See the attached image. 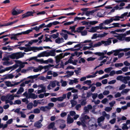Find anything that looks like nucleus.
I'll return each mask as SVG.
<instances>
[{
    "instance_id": "nucleus-1",
    "label": "nucleus",
    "mask_w": 130,
    "mask_h": 130,
    "mask_svg": "<svg viewBox=\"0 0 130 130\" xmlns=\"http://www.w3.org/2000/svg\"><path fill=\"white\" fill-rule=\"evenodd\" d=\"M90 118L88 116L86 115L81 118V122L78 121L77 122V124L80 126L81 125L83 126V128L86 127V124L88 123L90 121Z\"/></svg>"
},
{
    "instance_id": "nucleus-2",
    "label": "nucleus",
    "mask_w": 130,
    "mask_h": 130,
    "mask_svg": "<svg viewBox=\"0 0 130 130\" xmlns=\"http://www.w3.org/2000/svg\"><path fill=\"white\" fill-rule=\"evenodd\" d=\"M25 52H18L12 54L9 56V58L12 59H17L22 57L24 56V55L25 54Z\"/></svg>"
},
{
    "instance_id": "nucleus-3",
    "label": "nucleus",
    "mask_w": 130,
    "mask_h": 130,
    "mask_svg": "<svg viewBox=\"0 0 130 130\" xmlns=\"http://www.w3.org/2000/svg\"><path fill=\"white\" fill-rule=\"evenodd\" d=\"M35 12L34 10L33 11H28L22 15V18L23 19L24 18L28 17L29 16H33V14Z\"/></svg>"
},
{
    "instance_id": "nucleus-4",
    "label": "nucleus",
    "mask_w": 130,
    "mask_h": 130,
    "mask_svg": "<svg viewBox=\"0 0 130 130\" xmlns=\"http://www.w3.org/2000/svg\"><path fill=\"white\" fill-rule=\"evenodd\" d=\"M32 31V30L31 29H28L26 31L22 32L20 33H18L16 34H12V36H17L21 35L22 34H28L30 32Z\"/></svg>"
},
{
    "instance_id": "nucleus-5",
    "label": "nucleus",
    "mask_w": 130,
    "mask_h": 130,
    "mask_svg": "<svg viewBox=\"0 0 130 130\" xmlns=\"http://www.w3.org/2000/svg\"><path fill=\"white\" fill-rule=\"evenodd\" d=\"M113 38H108L106 41H101L102 43V44H104V45L105 46L109 45L111 43V39Z\"/></svg>"
},
{
    "instance_id": "nucleus-6",
    "label": "nucleus",
    "mask_w": 130,
    "mask_h": 130,
    "mask_svg": "<svg viewBox=\"0 0 130 130\" xmlns=\"http://www.w3.org/2000/svg\"><path fill=\"white\" fill-rule=\"evenodd\" d=\"M67 121L68 124H71L73 122L74 120L73 118H71L70 115L68 114V116Z\"/></svg>"
},
{
    "instance_id": "nucleus-7",
    "label": "nucleus",
    "mask_w": 130,
    "mask_h": 130,
    "mask_svg": "<svg viewBox=\"0 0 130 130\" xmlns=\"http://www.w3.org/2000/svg\"><path fill=\"white\" fill-rule=\"evenodd\" d=\"M37 57H31L29 58L28 59V60L29 61H30L33 60H35L37 62H42V61H43L41 59H37Z\"/></svg>"
},
{
    "instance_id": "nucleus-8",
    "label": "nucleus",
    "mask_w": 130,
    "mask_h": 130,
    "mask_svg": "<svg viewBox=\"0 0 130 130\" xmlns=\"http://www.w3.org/2000/svg\"><path fill=\"white\" fill-rule=\"evenodd\" d=\"M94 53L95 55H98L99 56H103L104 58H108V57L106 56H104L105 53L104 52L101 53L100 52H96Z\"/></svg>"
},
{
    "instance_id": "nucleus-9",
    "label": "nucleus",
    "mask_w": 130,
    "mask_h": 130,
    "mask_svg": "<svg viewBox=\"0 0 130 130\" xmlns=\"http://www.w3.org/2000/svg\"><path fill=\"white\" fill-rule=\"evenodd\" d=\"M42 126V125L41 124V122L39 121L36 122L34 124V126L39 128H41Z\"/></svg>"
},
{
    "instance_id": "nucleus-10",
    "label": "nucleus",
    "mask_w": 130,
    "mask_h": 130,
    "mask_svg": "<svg viewBox=\"0 0 130 130\" xmlns=\"http://www.w3.org/2000/svg\"><path fill=\"white\" fill-rule=\"evenodd\" d=\"M85 27L81 26L79 27L76 29V30L75 31V32H77L78 33H81L82 30L85 28Z\"/></svg>"
},
{
    "instance_id": "nucleus-11",
    "label": "nucleus",
    "mask_w": 130,
    "mask_h": 130,
    "mask_svg": "<svg viewBox=\"0 0 130 130\" xmlns=\"http://www.w3.org/2000/svg\"><path fill=\"white\" fill-rule=\"evenodd\" d=\"M113 21L112 18H111L109 19H107L105 20L103 22L104 24L105 25L111 23Z\"/></svg>"
},
{
    "instance_id": "nucleus-12",
    "label": "nucleus",
    "mask_w": 130,
    "mask_h": 130,
    "mask_svg": "<svg viewBox=\"0 0 130 130\" xmlns=\"http://www.w3.org/2000/svg\"><path fill=\"white\" fill-rule=\"evenodd\" d=\"M37 97V95H36L34 93H30L29 94V96L27 98H32L35 99Z\"/></svg>"
},
{
    "instance_id": "nucleus-13",
    "label": "nucleus",
    "mask_w": 130,
    "mask_h": 130,
    "mask_svg": "<svg viewBox=\"0 0 130 130\" xmlns=\"http://www.w3.org/2000/svg\"><path fill=\"white\" fill-rule=\"evenodd\" d=\"M22 11H17L16 10L14 9H13L12 11V14L13 15H17L19 14L22 12Z\"/></svg>"
},
{
    "instance_id": "nucleus-14",
    "label": "nucleus",
    "mask_w": 130,
    "mask_h": 130,
    "mask_svg": "<svg viewBox=\"0 0 130 130\" xmlns=\"http://www.w3.org/2000/svg\"><path fill=\"white\" fill-rule=\"evenodd\" d=\"M55 50L53 49L51 50H50L49 52V55L50 56H55L56 53Z\"/></svg>"
},
{
    "instance_id": "nucleus-15",
    "label": "nucleus",
    "mask_w": 130,
    "mask_h": 130,
    "mask_svg": "<svg viewBox=\"0 0 130 130\" xmlns=\"http://www.w3.org/2000/svg\"><path fill=\"white\" fill-rule=\"evenodd\" d=\"M117 122H119L122 120H125L127 119L124 116H122L121 118L118 117L117 118Z\"/></svg>"
},
{
    "instance_id": "nucleus-16",
    "label": "nucleus",
    "mask_w": 130,
    "mask_h": 130,
    "mask_svg": "<svg viewBox=\"0 0 130 130\" xmlns=\"http://www.w3.org/2000/svg\"><path fill=\"white\" fill-rule=\"evenodd\" d=\"M56 62L57 64H58L60 62V60L62 58V57H60L58 55H57L55 57Z\"/></svg>"
},
{
    "instance_id": "nucleus-17",
    "label": "nucleus",
    "mask_w": 130,
    "mask_h": 130,
    "mask_svg": "<svg viewBox=\"0 0 130 130\" xmlns=\"http://www.w3.org/2000/svg\"><path fill=\"white\" fill-rule=\"evenodd\" d=\"M105 118L104 117L101 116L100 117L98 118V123H100L101 122L105 120Z\"/></svg>"
},
{
    "instance_id": "nucleus-18",
    "label": "nucleus",
    "mask_w": 130,
    "mask_h": 130,
    "mask_svg": "<svg viewBox=\"0 0 130 130\" xmlns=\"http://www.w3.org/2000/svg\"><path fill=\"white\" fill-rule=\"evenodd\" d=\"M55 123L54 122L51 123L48 126V129L53 128L55 126Z\"/></svg>"
},
{
    "instance_id": "nucleus-19",
    "label": "nucleus",
    "mask_w": 130,
    "mask_h": 130,
    "mask_svg": "<svg viewBox=\"0 0 130 130\" xmlns=\"http://www.w3.org/2000/svg\"><path fill=\"white\" fill-rule=\"evenodd\" d=\"M125 36V34H121L120 35L118 36L117 39L121 41L123 40H124V39H123V38L124 36Z\"/></svg>"
},
{
    "instance_id": "nucleus-20",
    "label": "nucleus",
    "mask_w": 130,
    "mask_h": 130,
    "mask_svg": "<svg viewBox=\"0 0 130 130\" xmlns=\"http://www.w3.org/2000/svg\"><path fill=\"white\" fill-rule=\"evenodd\" d=\"M33 106V103L32 102H30L27 104V108L28 109L30 110L32 108Z\"/></svg>"
},
{
    "instance_id": "nucleus-21",
    "label": "nucleus",
    "mask_w": 130,
    "mask_h": 130,
    "mask_svg": "<svg viewBox=\"0 0 130 130\" xmlns=\"http://www.w3.org/2000/svg\"><path fill=\"white\" fill-rule=\"evenodd\" d=\"M113 51H114L115 53L113 54V55L114 56H116L118 55L119 54L120 52H121V49H120L118 50H113Z\"/></svg>"
},
{
    "instance_id": "nucleus-22",
    "label": "nucleus",
    "mask_w": 130,
    "mask_h": 130,
    "mask_svg": "<svg viewBox=\"0 0 130 130\" xmlns=\"http://www.w3.org/2000/svg\"><path fill=\"white\" fill-rule=\"evenodd\" d=\"M8 95H6V96L2 95L1 98V100L3 102L5 101L7 99Z\"/></svg>"
},
{
    "instance_id": "nucleus-23",
    "label": "nucleus",
    "mask_w": 130,
    "mask_h": 130,
    "mask_svg": "<svg viewBox=\"0 0 130 130\" xmlns=\"http://www.w3.org/2000/svg\"><path fill=\"white\" fill-rule=\"evenodd\" d=\"M86 99H84L82 100V101L80 103V104L82 106H85L87 104Z\"/></svg>"
},
{
    "instance_id": "nucleus-24",
    "label": "nucleus",
    "mask_w": 130,
    "mask_h": 130,
    "mask_svg": "<svg viewBox=\"0 0 130 130\" xmlns=\"http://www.w3.org/2000/svg\"><path fill=\"white\" fill-rule=\"evenodd\" d=\"M59 35L58 33L57 32L56 34H53L52 35H51V36L52 37V38L53 39H56L58 37Z\"/></svg>"
},
{
    "instance_id": "nucleus-25",
    "label": "nucleus",
    "mask_w": 130,
    "mask_h": 130,
    "mask_svg": "<svg viewBox=\"0 0 130 130\" xmlns=\"http://www.w3.org/2000/svg\"><path fill=\"white\" fill-rule=\"evenodd\" d=\"M76 25H75L72 26H71L69 28V29H71V31L72 32H74L75 33L76 32H75V31L76 30H75V27L76 26Z\"/></svg>"
},
{
    "instance_id": "nucleus-26",
    "label": "nucleus",
    "mask_w": 130,
    "mask_h": 130,
    "mask_svg": "<svg viewBox=\"0 0 130 130\" xmlns=\"http://www.w3.org/2000/svg\"><path fill=\"white\" fill-rule=\"evenodd\" d=\"M14 76L12 74H10L6 76L5 78V79H11L13 78Z\"/></svg>"
},
{
    "instance_id": "nucleus-27",
    "label": "nucleus",
    "mask_w": 130,
    "mask_h": 130,
    "mask_svg": "<svg viewBox=\"0 0 130 130\" xmlns=\"http://www.w3.org/2000/svg\"><path fill=\"white\" fill-rule=\"evenodd\" d=\"M21 103V102L20 100H15L13 104H20Z\"/></svg>"
},
{
    "instance_id": "nucleus-28",
    "label": "nucleus",
    "mask_w": 130,
    "mask_h": 130,
    "mask_svg": "<svg viewBox=\"0 0 130 130\" xmlns=\"http://www.w3.org/2000/svg\"><path fill=\"white\" fill-rule=\"evenodd\" d=\"M112 69V67H110L105 69L104 71L105 72L107 73H109V72L111 71V69Z\"/></svg>"
},
{
    "instance_id": "nucleus-29",
    "label": "nucleus",
    "mask_w": 130,
    "mask_h": 130,
    "mask_svg": "<svg viewBox=\"0 0 130 130\" xmlns=\"http://www.w3.org/2000/svg\"><path fill=\"white\" fill-rule=\"evenodd\" d=\"M30 49L31 51H33L34 52H37L36 50H37V47L32 46L30 47Z\"/></svg>"
},
{
    "instance_id": "nucleus-30",
    "label": "nucleus",
    "mask_w": 130,
    "mask_h": 130,
    "mask_svg": "<svg viewBox=\"0 0 130 130\" xmlns=\"http://www.w3.org/2000/svg\"><path fill=\"white\" fill-rule=\"evenodd\" d=\"M72 105V107H74L76 104V102L74 100H71L70 101Z\"/></svg>"
},
{
    "instance_id": "nucleus-31",
    "label": "nucleus",
    "mask_w": 130,
    "mask_h": 130,
    "mask_svg": "<svg viewBox=\"0 0 130 130\" xmlns=\"http://www.w3.org/2000/svg\"><path fill=\"white\" fill-rule=\"evenodd\" d=\"M98 23V21H91L89 22L90 25H93L95 24Z\"/></svg>"
},
{
    "instance_id": "nucleus-32",
    "label": "nucleus",
    "mask_w": 130,
    "mask_h": 130,
    "mask_svg": "<svg viewBox=\"0 0 130 130\" xmlns=\"http://www.w3.org/2000/svg\"><path fill=\"white\" fill-rule=\"evenodd\" d=\"M115 17V18L113 19L112 18V19L113 20V21L114 20L115 21H118L120 20V19H121V18H122L121 17H120V16H116Z\"/></svg>"
},
{
    "instance_id": "nucleus-33",
    "label": "nucleus",
    "mask_w": 130,
    "mask_h": 130,
    "mask_svg": "<svg viewBox=\"0 0 130 130\" xmlns=\"http://www.w3.org/2000/svg\"><path fill=\"white\" fill-rule=\"evenodd\" d=\"M60 35L62 36H64L63 37L64 38L65 40H66L68 38V35L67 34H64L63 33H61L60 34Z\"/></svg>"
},
{
    "instance_id": "nucleus-34",
    "label": "nucleus",
    "mask_w": 130,
    "mask_h": 130,
    "mask_svg": "<svg viewBox=\"0 0 130 130\" xmlns=\"http://www.w3.org/2000/svg\"><path fill=\"white\" fill-rule=\"evenodd\" d=\"M121 24L119 23H113L110 25H114V27H119V25Z\"/></svg>"
},
{
    "instance_id": "nucleus-35",
    "label": "nucleus",
    "mask_w": 130,
    "mask_h": 130,
    "mask_svg": "<svg viewBox=\"0 0 130 130\" xmlns=\"http://www.w3.org/2000/svg\"><path fill=\"white\" fill-rule=\"evenodd\" d=\"M8 95L7 96V99H9L11 100H13L14 99V96L13 95Z\"/></svg>"
},
{
    "instance_id": "nucleus-36",
    "label": "nucleus",
    "mask_w": 130,
    "mask_h": 130,
    "mask_svg": "<svg viewBox=\"0 0 130 130\" xmlns=\"http://www.w3.org/2000/svg\"><path fill=\"white\" fill-rule=\"evenodd\" d=\"M61 83H62L61 86H62L65 87L67 85V82L66 81H63L62 79L61 80Z\"/></svg>"
},
{
    "instance_id": "nucleus-37",
    "label": "nucleus",
    "mask_w": 130,
    "mask_h": 130,
    "mask_svg": "<svg viewBox=\"0 0 130 130\" xmlns=\"http://www.w3.org/2000/svg\"><path fill=\"white\" fill-rule=\"evenodd\" d=\"M62 121L64 122V121L63 120ZM66 126V125L64 123H63V124H61L59 126V127L61 129H62L64 128Z\"/></svg>"
},
{
    "instance_id": "nucleus-38",
    "label": "nucleus",
    "mask_w": 130,
    "mask_h": 130,
    "mask_svg": "<svg viewBox=\"0 0 130 130\" xmlns=\"http://www.w3.org/2000/svg\"><path fill=\"white\" fill-rule=\"evenodd\" d=\"M102 43L101 42H98L97 43L93 45V47H97L98 46H99L102 45Z\"/></svg>"
},
{
    "instance_id": "nucleus-39",
    "label": "nucleus",
    "mask_w": 130,
    "mask_h": 130,
    "mask_svg": "<svg viewBox=\"0 0 130 130\" xmlns=\"http://www.w3.org/2000/svg\"><path fill=\"white\" fill-rule=\"evenodd\" d=\"M87 31L86 30H84L83 31H82L81 33V35L82 36H84L87 35Z\"/></svg>"
},
{
    "instance_id": "nucleus-40",
    "label": "nucleus",
    "mask_w": 130,
    "mask_h": 130,
    "mask_svg": "<svg viewBox=\"0 0 130 130\" xmlns=\"http://www.w3.org/2000/svg\"><path fill=\"white\" fill-rule=\"evenodd\" d=\"M88 31L90 32H95L96 31L95 30L94 27H92L90 29V30H88Z\"/></svg>"
},
{
    "instance_id": "nucleus-41",
    "label": "nucleus",
    "mask_w": 130,
    "mask_h": 130,
    "mask_svg": "<svg viewBox=\"0 0 130 130\" xmlns=\"http://www.w3.org/2000/svg\"><path fill=\"white\" fill-rule=\"evenodd\" d=\"M44 51L42 52L39 54L37 55L38 57H44Z\"/></svg>"
},
{
    "instance_id": "nucleus-42",
    "label": "nucleus",
    "mask_w": 130,
    "mask_h": 130,
    "mask_svg": "<svg viewBox=\"0 0 130 130\" xmlns=\"http://www.w3.org/2000/svg\"><path fill=\"white\" fill-rule=\"evenodd\" d=\"M92 94V93L91 92H87V96H86V99H89L90 96Z\"/></svg>"
},
{
    "instance_id": "nucleus-43",
    "label": "nucleus",
    "mask_w": 130,
    "mask_h": 130,
    "mask_svg": "<svg viewBox=\"0 0 130 130\" xmlns=\"http://www.w3.org/2000/svg\"><path fill=\"white\" fill-rule=\"evenodd\" d=\"M19 66V65L18 64H15L13 65L12 66H11V67H12V69L11 71H12L13 70L15 69L18 67Z\"/></svg>"
},
{
    "instance_id": "nucleus-44",
    "label": "nucleus",
    "mask_w": 130,
    "mask_h": 130,
    "mask_svg": "<svg viewBox=\"0 0 130 130\" xmlns=\"http://www.w3.org/2000/svg\"><path fill=\"white\" fill-rule=\"evenodd\" d=\"M123 65V64L122 63H116L115 64V66L116 67H122Z\"/></svg>"
},
{
    "instance_id": "nucleus-45",
    "label": "nucleus",
    "mask_w": 130,
    "mask_h": 130,
    "mask_svg": "<svg viewBox=\"0 0 130 130\" xmlns=\"http://www.w3.org/2000/svg\"><path fill=\"white\" fill-rule=\"evenodd\" d=\"M123 126L122 127V129L123 130L128 129L129 127L127 126L125 124H123Z\"/></svg>"
},
{
    "instance_id": "nucleus-46",
    "label": "nucleus",
    "mask_w": 130,
    "mask_h": 130,
    "mask_svg": "<svg viewBox=\"0 0 130 130\" xmlns=\"http://www.w3.org/2000/svg\"><path fill=\"white\" fill-rule=\"evenodd\" d=\"M34 112L35 113H39L40 112V110L38 108L35 109L34 110Z\"/></svg>"
},
{
    "instance_id": "nucleus-47",
    "label": "nucleus",
    "mask_w": 130,
    "mask_h": 130,
    "mask_svg": "<svg viewBox=\"0 0 130 130\" xmlns=\"http://www.w3.org/2000/svg\"><path fill=\"white\" fill-rule=\"evenodd\" d=\"M112 109V108L111 107H107L105 108V111L108 112L110 111Z\"/></svg>"
},
{
    "instance_id": "nucleus-48",
    "label": "nucleus",
    "mask_w": 130,
    "mask_h": 130,
    "mask_svg": "<svg viewBox=\"0 0 130 130\" xmlns=\"http://www.w3.org/2000/svg\"><path fill=\"white\" fill-rule=\"evenodd\" d=\"M66 73L68 74V75L70 76H71L73 75L74 73V72L73 71L70 72L69 71H66Z\"/></svg>"
},
{
    "instance_id": "nucleus-49",
    "label": "nucleus",
    "mask_w": 130,
    "mask_h": 130,
    "mask_svg": "<svg viewBox=\"0 0 130 130\" xmlns=\"http://www.w3.org/2000/svg\"><path fill=\"white\" fill-rule=\"evenodd\" d=\"M126 87V85L125 84H122L121 86L119 88V90H122V89L124 88H125Z\"/></svg>"
},
{
    "instance_id": "nucleus-50",
    "label": "nucleus",
    "mask_w": 130,
    "mask_h": 130,
    "mask_svg": "<svg viewBox=\"0 0 130 130\" xmlns=\"http://www.w3.org/2000/svg\"><path fill=\"white\" fill-rule=\"evenodd\" d=\"M64 103H63L61 104H58L57 105V107L58 108H60L61 107H63L64 106Z\"/></svg>"
},
{
    "instance_id": "nucleus-51",
    "label": "nucleus",
    "mask_w": 130,
    "mask_h": 130,
    "mask_svg": "<svg viewBox=\"0 0 130 130\" xmlns=\"http://www.w3.org/2000/svg\"><path fill=\"white\" fill-rule=\"evenodd\" d=\"M78 43V42H77L76 41H74L73 42H72L71 41H69L67 43H66V44L69 45H71L73 43Z\"/></svg>"
},
{
    "instance_id": "nucleus-52",
    "label": "nucleus",
    "mask_w": 130,
    "mask_h": 130,
    "mask_svg": "<svg viewBox=\"0 0 130 130\" xmlns=\"http://www.w3.org/2000/svg\"><path fill=\"white\" fill-rule=\"evenodd\" d=\"M26 78H24L21 80L19 82H15L14 83V85L15 86V85H18L19 84H20L21 83L23 82L24 80H25L26 79Z\"/></svg>"
},
{
    "instance_id": "nucleus-53",
    "label": "nucleus",
    "mask_w": 130,
    "mask_h": 130,
    "mask_svg": "<svg viewBox=\"0 0 130 130\" xmlns=\"http://www.w3.org/2000/svg\"><path fill=\"white\" fill-rule=\"evenodd\" d=\"M115 103V101H112L111 102L109 103V104L111 107H112Z\"/></svg>"
},
{
    "instance_id": "nucleus-54",
    "label": "nucleus",
    "mask_w": 130,
    "mask_h": 130,
    "mask_svg": "<svg viewBox=\"0 0 130 130\" xmlns=\"http://www.w3.org/2000/svg\"><path fill=\"white\" fill-rule=\"evenodd\" d=\"M55 42L56 43L60 44L61 43V41H60V38L58 37L55 40Z\"/></svg>"
},
{
    "instance_id": "nucleus-55",
    "label": "nucleus",
    "mask_w": 130,
    "mask_h": 130,
    "mask_svg": "<svg viewBox=\"0 0 130 130\" xmlns=\"http://www.w3.org/2000/svg\"><path fill=\"white\" fill-rule=\"evenodd\" d=\"M92 98L94 100L98 96V94L97 93H92Z\"/></svg>"
},
{
    "instance_id": "nucleus-56",
    "label": "nucleus",
    "mask_w": 130,
    "mask_h": 130,
    "mask_svg": "<svg viewBox=\"0 0 130 130\" xmlns=\"http://www.w3.org/2000/svg\"><path fill=\"white\" fill-rule=\"evenodd\" d=\"M128 14V12H126L124 13L123 14H121L120 17H121L122 18H121V19L123 18L124 17L126 16H127V15Z\"/></svg>"
},
{
    "instance_id": "nucleus-57",
    "label": "nucleus",
    "mask_w": 130,
    "mask_h": 130,
    "mask_svg": "<svg viewBox=\"0 0 130 130\" xmlns=\"http://www.w3.org/2000/svg\"><path fill=\"white\" fill-rule=\"evenodd\" d=\"M84 83L85 84H87L88 85H90L91 83V80H87L84 82Z\"/></svg>"
},
{
    "instance_id": "nucleus-58",
    "label": "nucleus",
    "mask_w": 130,
    "mask_h": 130,
    "mask_svg": "<svg viewBox=\"0 0 130 130\" xmlns=\"http://www.w3.org/2000/svg\"><path fill=\"white\" fill-rule=\"evenodd\" d=\"M30 47H25V50H24V51L25 52H27L29 51H31L30 49Z\"/></svg>"
},
{
    "instance_id": "nucleus-59",
    "label": "nucleus",
    "mask_w": 130,
    "mask_h": 130,
    "mask_svg": "<svg viewBox=\"0 0 130 130\" xmlns=\"http://www.w3.org/2000/svg\"><path fill=\"white\" fill-rule=\"evenodd\" d=\"M116 121V119L115 118H114L110 121V123L112 124H113Z\"/></svg>"
},
{
    "instance_id": "nucleus-60",
    "label": "nucleus",
    "mask_w": 130,
    "mask_h": 130,
    "mask_svg": "<svg viewBox=\"0 0 130 130\" xmlns=\"http://www.w3.org/2000/svg\"><path fill=\"white\" fill-rule=\"evenodd\" d=\"M128 67H124L122 69V70L123 72H126L128 71Z\"/></svg>"
},
{
    "instance_id": "nucleus-61",
    "label": "nucleus",
    "mask_w": 130,
    "mask_h": 130,
    "mask_svg": "<svg viewBox=\"0 0 130 130\" xmlns=\"http://www.w3.org/2000/svg\"><path fill=\"white\" fill-rule=\"evenodd\" d=\"M31 30H36V31H38L40 29L39 27H38L37 26H36L35 27H34L33 28H31Z\"/></svg>"
},
{
    "instance_id": "nucleus-62",
    "label": "nucleus",
    "mask_w": 130,
    "mask_h": 130,
    "mask_svg": "<svg viewBox=\"0 0 130 130\" xmlns=\"http://www.w3.org/2000/svg\"><path fill=\"white\" fill-rule=\"evenodd\" d=\"M116 73V72L114 70H112L110 72L109 74V75L110 76H112L113 75Z\"/></svg>"
},
{
    "instance_id": "nucleus-63",
    "label": "nucleus",
    "mask_w": 130,
    "mask_h": 130,
    "mask_svg": "<svg viewBox=\"0 0 130 130\" xmlns=\"http://www.w3.org/2000/svg\"><path fill=\"white\" fill-rule=\"evenodd\" d=\"M123 78V77L122 76H119L117 77L116 79L117 80H121Z\"/></svg>"
},
{
    "instance_id": "nucleus-64",
    "label": "nucleus",
    "mask_w": 130,
    "mask_h": 130,
    "mask_svg": "<svg viewBox=\"0 0 130 130\" xmlns=\"http://www.w3.org/2000/svg\"><path fill=\"white\" fill-rule=\"evenodd\" d=\"M116 80L115 79H113L111 80L108 82V84H114L116 83Z\"/></svg>"
}]
</instances>
